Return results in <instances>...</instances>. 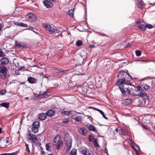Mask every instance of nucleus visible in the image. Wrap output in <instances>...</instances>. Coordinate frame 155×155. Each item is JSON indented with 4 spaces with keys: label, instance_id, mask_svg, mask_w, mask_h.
Masks as SVG:
<instances>
[{
    "label": "nucleus",
    "instance_id": "obj_1",
    "mask_svg": "<svg viewBox=\"0 0 155 155\" xmlns=\"http://www.w3.org/2000/svg\"><path fill=\"white\" fill-rule=\"evenodd\" d=\"M118 80L116 82V84L119 86L122 94V96L126 95V91L124 88V84L133 86L130 82L133 80V78L128 73L124 71H122L119 72L117 75Z\"/></svg>",
    "mask_w": 155,
    "mask_h": 155
},
{
    "label": "nucleus",
    "instance_id": "obj_2",
    "mask_svg": "<svg viewBox=\"0 0 155 155\" xmlns=\"http://www.w3.org/2000/svg\"><path fill=\"white\" fill-rule=\"evenodd\" d=\"M67 152H69L71 148L72 140L71 137L68 134H66L64 137Z\"/></svg>",
    "mask_w": 155,
    "mask_h": 155
},
{
    "label": "nucleus",
    "instance_id": "obj_3",
    "mask_svg": "<svg viewBox=\"0 0 155 155\" xmlns=\"http://www.w3.org/2000/svg\"><path fill=\"white\" fill-rule=\"evenodd\" d=\"M27 136L28 139L32 140L34 144L38 146H40L41 145V143L39 142L37 136L35 135L29 133L28 134Z\"/></svg>",
    "mask_w": 155,
    "mask_h": 155
},
{
    "label": "nucleus",
    "instance_id": "obj_4",
    "mask_svg": "<svg viewBox=\"0 0 155 155\" xmlns=\"http://www.w3.org/2000/svg\"><path fill=\"white\" fill-rule=\"evenodd\" d=\"M32 127L31 130L34 133H37L38 131V128L40 126V122L39 121H35L33 122L32 124Z\"/></svg>",
    "mask_w": 155,
    "mask_h": 155
},
{
    "label": "nucleus",
    "instance_id": "obj_5",
    "mask_svg": "<svg viewBox=\"0 0 155 155\" xmlns=\"http://www.w3.org/2000/svg\"><path fill=\"white\" fill-rule=\"evenodd\" d=\"M55 0H45L43 1L44 5L48 8H51L53 6V2Z\"/></svg>",
    "mask_w": 155,
    "mask_h": 155
},
{
    "label": "nucleus",
    "instance_id": "obj_6",
    "mask_svg": "<svg viewBox=\"0 0 155 155\" xmlns=\"http://www.w3.org/2000/svg\"><path fill=\"white\" fill-rule=\"evenodd\" d=\"M80 151L83 155H92L88 149L84 147H82L80 149Z\"/></svg>",
    "mask_w": 155,
    "mask_h": 155
},
{
    "label": "nucleus",
    "instance_id": "obj_7",
    "mask_svg": "<svg viewBox=\"0 0 155 155\" xmlns=\"http://www.w3.org/2000/svg\"><path fill=\"white\" fill-rule=\"evenodd\" d=\"M61 135H58L56 136L52 142V144L53 146H55L61 140Z\"/></svg>",
    "mask_w": 155,
    "mask_h": 155
},
{
    "label": "nucleus",
    "instance_id": "obj_8",
    "mask_svg": "<svg viewBox=\"0 0 155 155\" xmlns=\"http://www.w3.org/2000/svg\"><path fill=\"white\" fill-rule=\"evenodd\" d=\"M55 114V110H48L46 112V114L47 116L49 117H52L54 116Z\"/></svg>",
    "mask_w": 155,
    "mask_h": 155
},
{
    "label": "nucleus",
    "instance_id": "obj_9",
    "mask_svg": "<svg viewBox=\"0 0 155 155\" xmlns=\"http://www.w3.org/2000/svg\"><path fill=\"white\" fill-rule=\"evenodd\" d=\"M27 81L29 83L33 84L36 83L38 80L34 77L30 76L28 78Z\"/></svg>",
    "mask_w": 155,
    "mask_h": 155
},
{
    "label": "nucleus",
    "instance_id": "obj_10",
    "mask_svg": "<svg viewBox=\"0 0 155 155\" xmlns=\"http://www.w3.org/2000/svg\"><path fill=\"white\" fill-rule=\"evenodd\" d=\"M86 126L88 128L89 130L95 132L97 131L95 127L91 124H87Z\"/></svg>",
    "mask_w": 155,
    "mask_h": 155
},
{
    "label": "nucleus",
    "instance_id": "obj_11",
    "mask_svg": "<svg viewBox=\"0 0 155 155\" xmlns=\"http://www.w3.org/2000/svg\"><path fill=\"white\" fill-rule=\"evenodd\" d=\"M16 45L19 47H22L23 48H27V45L24 43L21 42L20 43H18L17 41H15Z\"/></svg>",
    "mask_w": 155,
    "mask_h": 155
},
{
    "label": "nucleus",
    "instance_id": "obj_12",
    "mask_svg": "<svg viewBox=\"0 0 155 155\" xmlns=\"http://www.w3.org/2000/svg\"><path fill=\"white\" fill-rule=\"evenodd\" d=\"M27 17L31 19L33 21H35L37 19L36 16L31 13H29L27 15Z\"/></svg>",
    "mask_w": 155,
    "mask_h": 155
},
{
    "label": "nucleus",
    "instance_id": "obj_13",
    "mask_svg": "<svg viewBox=\"0 0 155 155\" xmlns=\"http://www.w3.org/2000/svg\"><path fill=\"white\" fill-rule=\"evenodd\" d=\"M134 96H138L139 97H141L145 99H148V97L147 95L143 93H140L137 95H134Z\"/></svg>",
    "mask_w": 155,
    "mask_h": 155
},
{
    "label": "nucleus",
    "instance_id": "obj_14",
    "mask_svg": "<svg viewBox=\"0 0 155 155\" xmlns=\"http://www.w3.org/2000/svg\"><path fill=\"white\" fill-rule=\"evenodd\" d=\"M8 71V69L7 67L4 65L2 66V67L1 68L0 70V72L1 74H6L7 73V71Z\"/></svg>",
    "mask_w": 155,
    "mask_h": 155
},
{
    "label": "nucleus",
    "instance_id": "obj_15",
    "mask_svg": "<svg viewBox=\"0 0 155 155\" xmlns=\"http://www.w3.org/2000/svg\"><path fill=\"white\" fill-rule=\"evenodd\" d=\"M1 64H2L6 65L9 62V59L7 58H3L0 60Z\"/></svg>",
    "mask_w": 155,
    "mask_h": 155
},
{
    "label": "nucleus",
    "instance_id": "obj_16",
    "mask_svg": "<svg viewBox=\"0 0 155 155\" xmlns=\"http://www.w3.org/2000/svg\"><path fill=\"white\" fill-rule=\"evenodd\" d=\"M47 115L46 113H42L39 115L38 118L41 120H43L47 118Z\"/></svg>",
    "mask_w": 155,
    "mask_h": 155
},
{
    "label": "nucleus",
    "instance_id": "obj_17",
    "mask_svg": "<svg viewBox=\"0 0 155 155\" xmlns=\"http://www.w3.org/2000/svg\"><path fill=\"white\" fill-rule=\"evenodd\" d=\"M10 103L8 102H3L0 104V107H4L8 108L10 106Z\"/></svg>",
    "mask_w": 155,
    "mask_h": 155
},
{
    "label": "nucleus",
    "instance_id": "obj_18",
    "mask_svg": "<svg viewBox=\"0 0 155 155\" xmlns=\"http://www.w3.org/2000/svg\"><path fill=\"white\" fill-rule=\"evenodd\" d=\"M72 111H66L64 110L61 112V113L62 115L69 116L72 114Z\"/></svg>",
    "mask_w": 155,
    "mask_h": 155
},
{
    "label": "nucleus",
    "instance_id": "obj_19",
    "mask_svg": "<svg viewBox=\"0 0 155 155\" xmlns=\"http://www.w3.org/2000/svg\"><path fill=\"white\" fill-rule=\"evenodd\" d=\"M124 104L127 105L131 104L132 102V100L130 99H126L124 100Z\"/></svg>",
    "mask_w": 155,
    "mask_h": 155
},
{
    "label": "nucleus",
    "instance_id": "obj_20",
    "mask_svg": "<svg viewBox=\"0 0 155 155\" xmlns=\"http://www.w3.org/2000/svg\"><path fill=\"white\" fill-rule=\"evenodd\" d=\"M48 92V91H46L44 92L42 94H40L41 95V97L42 98H47L48 97V95L47 93Z\"/></svg>",
    "mask_w": 155,
    "mask_h": 155
},
{
    "label": "nucleus",
    "instance_id": "obj_21",
    "mask_svg": "<svg viewBox=\"0 0 155 155\" xmlns=\"http://www.w3.org/2000/svg\"><path fill=\"white\" fill-rule=\"evenodd\" d=\"M137 4L138 8H142L143 6V2L142 1H138Z\"/></svg>",
    "mask_w": 155,
    "mask_h": 155
},
{
    "label": "nucleus",
    "instance_id": "obj_22",
    "mask_svg": "<svg viewBox=\"0 0 155 155\" xmlns=\"http://www.w3.org/2000/svg\"><path fill=\"white\" fill-rule=\"evenodd\" d=\"M138 28L143 31H145L146 29V25L144 24H139L138 25Z\"/></svg>",
    "mask_w": 155,
    "mask_h": 155
},
{
    "label": "nucleus",
    "instance_id": "obj_23",
    "mask_svg": "<svg viewBox=\"0 0 155 155\" xmlns=\"http://www.w3.org/2000/svg\"><path fill=\"white\" fill-rule=\"evenodd\" d=\"M124 89H126V95H124V96H127V95H131V94L130 93L131 92V89L129 87L125 88L124 87Z\"/></svg>",
    "mask_w": 155,
    "mask_h": 155
},
{
    "label": "nucleus",
    "instance_id": "obj_24",
    "mask_svg": "<svg viewBox=\"0 0 155 155\" xmlns=\"http://www.w3.org/2000/svg\"><path fill=\"white\" fill-rule=\"evenodd\" d=\"M19 150H18L17 151L11 153H5L2 154V155H17L18 153L19 152Z\"/></svg>",
    "mask_w": 155,
    "mask_h": 155
},
{
    "label": "nucleus",
    "instance_id": "obj_25",
    "mask_svg": "<svg viewBox=\"0 0 155 155\" xmlns=\"http://www.w3.org/2000/svg\"><path fill=\"white\" fill-rule=\"evenodd\" d=\"M80 131H81L82 134L84 136H85L87 133V130L84 128L82 127L80 128Z\"/></svg>",
    "mask_w": 155,
    "mask_h": 155
},
{
    "label": "nucleus",
    "instance_id": "obj_26",
    "mask_svg": "<svg viewBox=\"0 0 155 155\" xmlns=\"http://www.w3.org/2000/svg\"><path fill=\"white\" fill-rule=\"evenodd\" d=\"M97 109L96 110L98 111L99 112H100V113L102 115V116L104 119H106V120L108 119V118L106 116H105V115L104 114V112L102 110H101L99 109H98L97 108V109Z\"/></svg>",
    "mask_w": 155,
    "mask_h": 155
},
{
    "label": "nucleus",
    "instance_id": "obj_27",
    "mask_svg": "<svg viewBox=\"0 0 155 155\" xmlns=\"http://www.w3.org/2000/svg\"><path fill=\"white\" fill-rule=\"evenodd\" d=\"M77 149L75 148H73L70 152L71 155H77Z\"/></svg>",
    "mask_w": 155,
    "mask_h": 155
},
{
    "label": "nucleus",
    "instance_id": "obj_28",
    "mask_svg": "<svg viewBox=\"0 0 155 155\" xmlns=\"http://www.w3.org/2000/svg\"><path fill=\"white\" fill-rule=\"evenodd\" d=\"M69 71V70H57V71L56 72L58 74H61V73H64L65 74L68 71Z\"/></svg>",
    "mask_w": 155,
    "mask_h": 155
},
{
    "label": "nucleus",
    "instance_id": "obj_29",
    "mask_svg": "<svg viewBox=\"0 0 155 155\" xmlns=\"http://www.w3.org/2000/svg\"><path fill=\"white\" fill-rule=\"evenodd\" d=\"M73 119L77 121H81L82 120V117L81 116L76 117Z\"/></svg>",
    "mask_w": 155,
    "mask_h": 155
},
{
    "label": "nucleus",
    "instance_id": "obj_30",
    "mask_svg": "<svg viewBox=\"0 0 155 155\" xmlns=\"http://www.w3.org/2000/svg\"><path fill=\"white\" fill-rule=\"evenodd\" d=\"M93 140H94V146L98 147H100L99 145L97 143V139L96 138H93Z\"/></svg>",
    "mask_w": 155,
    "mask_h": 155
},
{
    "label": "nucleus",
    "instance_id": "obj_31",
    "mask_svg": "<svg viewBox=\"0 0 155 155\" xmlns=\"http://www.w3.org/2000/svg\"><path fill=\"white\" fill-rule=\"evenodd\" d=\"M82 45V42L80 40H78L76 43V45L77 47H80Z\"/></svg>",
    "mask_w": 155,
    "mask_h": 155
},
{
    "label": "nucleus",
    "instance_id": "obj_32",
    "mask_svg": "<svg viewBox=\"0 0 155 155\" xmlns=\"http://www.w3.org/2000/svg\"><path fill=\"white\" fill-rule=\"evenodd\" d=\"M73 13L74 12L73 10H69L67 12V14L68 15H69L70 16H71L72 17H73Z\"/></svg>",
    "mask_w": 155,
    "mask_h": 155
},
{
    "label": "nucleus",
    "instance_id": "obj_33",
    "mask_svg": "<svg viewBox=\"0 0 155 155\" xmlns=\"http://www.w3.org/2000/svg\"><path fill=\"white\" fill-rule=\"evenodd\" d=\"M63 145V142L62 141H61V142H60L59 143V144L57 145V146H56V149H57V150H58L59 149H60L61 148V146H62Z\"/></svg>",
    "mask_w": 155,
    "mask_h": 155
},
{
    "label": "nucleus",
    "instance_id": "obj_34",
    "mask_svg": "<svg viewBox=\"0 0 155 155\" xmlns=\"http://www.w3.org/2000/svg\"><path fill=\"white\" fill-rule=\"evenodd\" d=\"M131 46V45L129 43H127V44H125L123 45V47L124 48H130Z\"/></svg>",
    "mask_w": 155,
    "mask_h": 155
},
{
    "label": "nucleus",
    "instance_id": "obj_35",
    "mask_svg": "<svg viewBox=\"0 0 155 155\" xmlns=\"http://www.w3.org/2000/svg\"><path fill=\"white\" fill-rule=\"evenodd\" d=\"M120 134L122 135H124L125 133V131L122 128H120L119 130Z\"/></svg>",
    "mask_w": 155,
    "mask_h": 155
},
{
    "label": "nucleus",
    "instance_id": "obj_36",
    "mask_svg": "<svg viewBox=\"0 0 155 155\" xmlns=\"http://www.w3.org/2000/svg\"><path fill=\"white\" fill-rule=\"evenodd\" d=\"M7 92V91L5 89H2L0 90V95H3Z\"/></svg>",
    "mask_w": 155,
    "mask_h": 155
},
{
    "label": "nucleus",
    "instance_id": "obj_37",
    "mask_svg": "<svg viewBox=\"0 0 155 155\" xmlns=\"http://www.w3.org/2000/svg\"><path fill=\"white\" fill-rule=\"evenodd\" d=\"M46 149L47 151H51V146L49 145V144L48 143H47L46 144Z\"/></svg>",
    "mask_w": 155,
    "mask_h": 155
},
{
    "label": "nucleus",
    "instance_id": "obj_38",
    "mask_svg": "<svg viewBox=\"0 0 155 155\" xmlns=\"http://www.w3.org/2000/svg\"><path fill=\"white\" fill-rule=\"evenodd\" d=\"M135 54L137 56H140L141 54V51H140L137 50L135 51Z\"/></svg>",
    "mask_w": 155,
    "mask_h": 155
},
{
    "label": "nucleus",
    "instance_id": "obj_39",
    "mask_svg": "<svg viewBox=\"0 0 155 155\" xmlns=\"http://www.w3.org/2000/svg\"><path fill=\"white\" fill-rule=\"evenodd\" d=\"M7 75V73L6 74H1V78L3 80L5 79L6 76Z\"/></svg>",
    "mask_w": 155,
    "mask_h": 155
},
{
    "label": "nucleus",
    "instance_id": "obj_40",
    "mask_svg": "<svg viewBox=\"0 0 155 155\" xmlns=\"http://www.w3.org/2000/svg\"><path fill=\"white\" fill-rule=\"evenodd\" d=\"M69 122L70 121L69 119L68 118H66L64 119V120L61 123L63 124L64 123H65L67 124H68L69 123Z\"/></svg>",
    "mask_w": 155,
    "mask_h": 155
},
{
    "label": "nucleus",
    "instance_id": "obj_41",
    "mask_svg": "<svg viewBox=\"0 0 155 155\" xmlns=\"http://www.w3.org/2000/svg\"><path fill=\"white\" fill-rule=\"evenodd\" d=\"M44 26L47 30H49L51 27V26L49 25L45 24H44Z\"/></svg>",
    "mask_w": 155,
    "mask_h": 155
},
{
    "label": "nucleus",
    "instance_id": "obj_42",
    "mask_svg": "<svg viewBox=\"0 0 155 155\" xmlns=\"http://www.w3.org/2000/svg\"><path fill=\"white\" fill-rule=\"evenodd\" d=\"M143 88L145 90H147L148 89H149L150 87V86H149L147 84H143Z\"/></svg>",
    "mask_w": 155,
    "mask_h": 155
},
{
    "label": "nucleus",
    "instance_id": "obj_43",
    "mask_svg": "<svg viewBox=\"0 0 155 155\" xmlns=\"http://www.w3.org/2000/svg\"><path fill=\"white\" fill-rule=\"evenodd\" d=\"M5 55V53L2 51V49L0 50V57H4Z\"/></svg>",
    "mask_w": 155,
    "mask_h": 155
},
{
    "label": "nucleus",
    "instance_id": "obj_44",
    "mask_svg": "<svg viewBox=\"0 0 155 155\" xmlns=\"http://www.w3.org/2000/svg\"><path fill=\"white\" fill-rule=\"evenodd\" d=\"M137 89L138 91H140L141 92H143V89L141 87L140 85L137 86Z\"/></svg>",
    "mask_w": 155,
    "mask_h": 155
},
{
    "label": "nucleus",
    "instance_id": "obj_45",
    "mask_svg": "<svg viewBox=\"0 0 155 155\" xmlns=\"http://www.w3.org/2000/svg\"><path fill=\"white\" fill-rule=\"evenodd\" d=\"M153 26L151 24H148L146 25V28L150 29L153 28Z\"/></svg>",
    "mask_w": 155,
    "mask_h": 155
},
{
    "label": "nucleus",
    "instance_id": "obj_46",
    "mask_svg": "<svg viewBox=\"0 0 155 155\" xmlns=\"http://www.w3.org/2000/svg\"><path fill=\"white\" fill-rule=\"evenodd\" d=\"M49 32H51V33H53L55 31V29L54 28H53L51 27V26L50 27V28L49 29Z\"/></svg>",
    "mask_w": 155,
    "mask_h": 155
},
{
    "label": "nucleus",
    "instance_id": "obj_47",
    "mask_svg": "<svg viewBox=\"0 0 155 155\" xmlns=\"http://www.w3.org/2000/svg\"><path fill=\"white\" fill-rule=\"evenodd\" d=\"M25 144L26 148L27 149L28 152V153H30V151L28 147V144H26L25 142Z\"/></svg>",
    "mask_w": 155,
    "mask_h": 155
},
{
    "label": "nucleus",
    "instance_id": "obj_48",
    "mask_svg": "<svg viewBox=\"0 0 155 155\" xmlns=\"http://www.w3.org/2000/svg\"><path fill=\"white\" fill-rule=\"evenodd\" d=\"M21 27H28V25L25 24L23 23H21V25H20Z\"/></svg>",
    "mask_w": 155,
    "mask_h": 155
},
{
    "label": "nucleus",
    "instance_id": "obj_49",
    "mask_svg": "<svg viewBox=\"0 0 155 155\" xmlns=\"http://www.w3.org/2000/svg\"><path fill=\"white\" fill-rule=\"evenodd\" d=\"M21 22H14V24L15 25H18L19 26H21V25H21Z\"/></svg>",
    "mask_w": 155,
    "mask_h": 155
},
{
    "label": "nucleus",
    "instance_id": "obj_50",
    "mask_svg": "<svg viewBox=\"0 0 155 155\" xmlns=\"http://www.w3.org/2000/svg\"><path fill=\"white\" fill-rule=\"evenodd\" d=\"M93 138H94L91 135H90L89 137V141L90 142L92 141V139H93Z\"/></svg>",
    "mask_w": 155,
    "mask_h": 155
},
{
    "label": "nucleus",
    "instance_id": "obj_51",
    "mask_svg": "<svg viewBox=\"0 0 155 155\" xmlns=\"http://www.w3.org/2000/svg\"><path fill=\"white\" fill-rule=\"evenodd\" d=\"M88 117L87 118L89 119V120L91 122H92L93 120V118L91 116H87Z\"/></svg>",
    "mask_w": 155,
    "mask_h": 155
},
{
    "label": "nucleus",
    "instance_id": "obj_52",
    "mask_svg": "<svg viewBox=\"0 0 155 155\" xmlns=\"http://www.w3.org/2000/svg\"><path fill=\"white\" fill-rule=\"evenodd\" d=\"M87 108H88V109H92L94 110H97L96 109H97V108H95V107H91V106L88 107H87Z\"/></svg>",
    "mask_w": 155,
    "mask_h": 155
},
{
    "label": "nucleus",
    "instance_id": "obj_53",
    "mask_svg": "<svg viewBox=\"0 0 155 155\" xmlns=\"http://www.w3.org/2000/svg\"><path fill=\"white\" fill-rule=\"evenodd\" d=\"M30 27V28H27V29H28V30H32L33 32H34L35 33H37V32H35V31H34L32 30L34 28L33 27Z\"/></svg>",
    "mask_w": 155,
    "mask_h": 155
},
{
    "label": "nucleus",
    "instance_id": "obj_54",
    "mask_svg": "<svg viewBox=\"0 0 155 155\" xmlns=\"http://www.w3.org/2000/svg\"><path fill=\"white\" fill-rule=\"evenodd\" d=\"M9 137H6V143H8L9 142Z\"/></svg>",
    "mask_w": 155,
    "mask_h": 155
},
{
    "label": "nucleus",
    "instance_id": "obj_55",
    "mask_svg": "<svg viewBox=\"0 0 155 155\" xmlns=\"http://www.w3.org/2000/svg\"><path fill=\"white\" fill-rule=\"evenodd\" d=\"M43 78H46L47 80L48 81L49 80V78L46 75H45V76H44Z\"/></svg>",
    "mask_w": 155,
    "mask_h": 155
},
{
    "label": "nucleus",
    "instance_id": "obj_56",
    "mask_svg": "<svg viewBox=\"0 0 155 155\" xmlns=\"http://www.w3.org/2000/svg\"><path fill=\"white\" fill-rule=\"evenodd\" d=\"M141 61L146 62H148L151 61L150 60H142Z\"/></svg>",
    "mask_w": 155,
    "mask_h": 155
},
{
    "label": "nucleus",
    "instance_id": "obj_57",
    "mask_svg": "<svg viewBox=\"0 0 155 155\" xmlns=\"http://www.w3.org/2000/svg\"><path fill=\"white\" fill-rule=\"evenodd\" d=\"M94 47H95V46H94V45H90L89 46V47L91 48H94Z\"/></svg>",
    "mask_w": 155,
    "mask_h": 155
},
{
    "label": "nucleus",
    "instance_id": "obj_58",
    "mask_svg": "<svg viewBox=\"0 0 155 155\" xmlns=\"http://www.w3.org/2000/svg\"><path fill=\"white\" fill-rule=\"evenodd\" d=\"M105 153H108V150L106 147H105Z\"/></svg>",
    "mask_w": 155,
    "mask_h": 155
},
{
    "label": "nucleus",
    "instance_id": "obj_59",
    "mask_svg": "<svg viewBox=\"0 0 155 155\" xmlns=\"http://www.w3.org/2000/svg\"><path fill=\"white\" fill-rule=\"evenodd\" d=\"M41 153L42 155H46V154L45 153V152L43 150L41 152Z\"/></svg>",
    "mask_w": 155,
    "mask_h": 155
},
{
    "label": "nucleus",
    "instance_id": "obj_60",
    "mask_svg": "<svg viewBox=\"0 0 155 155\" xmlns=\"http://www.w3.org/2000/svg\"><path fill=\"white\" fill-rule=\"evenodd\" d=\"M142 127L143 128H144L145 129H147V128H146L145 127V125H142Z\"/></svg>",
    "mask_w": 155,
    "mask_h": 155
},
{
    "label": "nucleus",
    "instance_id": "obj_61",
    "mask_svg": "<svg viewBox=\"0 0 155 155\" xmlns=\"http://www.w3.org/2000/svg\"><path fill=\"white\" fill-rule=\"evenodd\" d=\"M23 68H24V67H20L18 69V70H21Z\"/></svg>",
    "mask_w": 155,
    "mask_h": 155
},
{
    "label": "nucleus",
    "instance_id": "obj_62",
    "mask_svg": "<svg viewBox=\"0 0 155 155\" xmlns=\"http://www.w3.org/2000/svg\"><path fill=\"white\" fill-rule=\"evenodd\" d=\"M136 23H139L140 22V21H138V20H137L136 21Z\"/></svg>",
    "mask_w": 155,
    "mask_h": 155
},
{
    "label": "nucleus",
    "instance_id": "obj_63",
    "mask_svg": "<svg viewBox=\"0 0 155 155\" xmlns=\"http://www.w3.org/2000/svg\"><path fill=\"white\" fill-rule=\"evenodd\" d=\"M115 131L117 132H118V128L115 129Z\"/></svg>",
    "mask_w": 155,
    "mask_h": 155
},
{
    "label": "nucleus",
    "instance_id": "obj_64",
    "mask_svg": "<svg viewBox=\"0 0 155 155\" xmlns=\"http://www.w3.org/2000/svg\"><path fill=\"white\" fill-rule=\"evenodd\" d=\"M2 28V26L1 24H0V31L1 30Z\"/></svg>",
    "mask_w": 155,
    "mask_h": 155
}]
</instances>
